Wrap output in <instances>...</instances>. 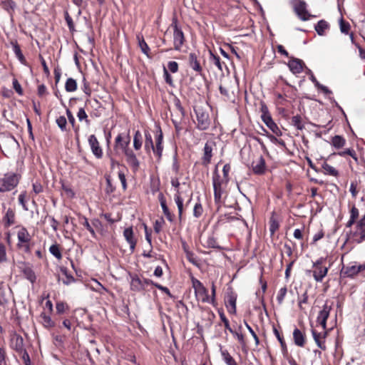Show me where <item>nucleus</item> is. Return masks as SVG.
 Masks as SVG:
<instances>
[{"mask_svg":"<svg viewBox=\"0 0 365 365\" xmlns=\"http://www.w3.org/2000/svg\"><path fill=\"white\" fill-rule=\"evenodd\" d=\"M227 180L220 178L217 168L212 173V185L214 190V199L217 205L222 203L224 196L226 195V190L228 184Z\"/></svg>","mask_w":365,"mask_h":365,"instance_id":"nucleus-1","label":"nucleus"},{"mask_svg":"<svg viewBox=\"0 0 365 365\" xmlns=\"http://www.w3.org/2000/svg\"><path fill=\"white\" fill-rule=\"evenodd\" d=\"M18 242L16 247L19 250L30 254L34 246L32 238L27 229L24 227H20L17 232Z\"/></svg>","mask_w":365,"mask_h":365,"instance_id":"nucleus-2","label":"nucleus"},{"mask_svg":"<svg viewBox=\"0 0 365 365\" xmlns=\"http://www.w3.org/2000/svg\"><path fill=\"white\" fill-rule=\"evenodd\" d=\"M194 111L196 115V128L200 130H206L211 124V120L208 110L206 108L200 106L194 107Z\"/></svg>","mask_w":365,"mask_h":365,"instance_id":"nucleus-3","label":"nucleus"},{"mask_svg":"<svg viewBox=\"0 0 365 365\" xmlns=\"http://www.w3.org/2000/svg\"><path fill=\"white\" fill-rule=\"evenodd\" d=\"M21 176L14 173H9L0 178V192H9L19 184Z\"/></svg>","mask_w":365,"mask_h":365,"instance_id":"nucleus-4","label":"nucleus"},{"mask_svg":"<svg viewBox=\"0 0 365 365\" xmlns=\"http://www.w3.org/2000/svg\"><path fill=\"white\" fill-rule=\"evenodd\" d=\"M130 289L135 292H141L146 290L147 287L154 284V282L146 278H140L138 274H130Z\"/></svg>","mask_w":365,"mask_h":365,"instance_id":"nucleus-5","label":"nucleus"},{"mask_svg":"<svg viewBox=\"0 0 365 365\" xmlns=\"http://www.w3.org/2000/svg\"><path fill=\"white\" fill-rule=\"evenodd\" d=\"M325 258L320 257L315 262L313 263V277L315 281L321 282L324 277L327 274L329 267L322 266Z\"/></svg>","mask_w":365,"mask_h":365,"instance_id":"nucleus-6","label":"nucleus"},{"mask_svg":"<svg viewBox=\"0 0 365 365\" xmlns=\"http://www.w3.org/2000/svg\"><path fill=\"white\" fill-rule=\"evenodd\" d=\"M293 9L295 14L302 21H307L314 16L311 15L307 9V3L303 0H294Z\"/></svg>","mask_w":365,"mask_h":365,"instance_id":"nucleus-7","label":"nucleus"},{"mask_svg":"<svg viewBox=\"0 0 365 365\" xmlns=\"http://www.w3.org/2000/svg\"><path fill=\"white\" fill-rule=\"evenodd\" d=\"M171 26L173 27V43L174 48L177 51L180 50L181 46H182L185 36L182 31L178 27V21L176 19H173Z\"/></svg>","mask_w":365,"mask_h":365,"instance_id":"nucleus-8","label":"nucleus"},{"mask_svg":"<svg viewBox=\"0 0 365 365\" xmlns=\"http://www.w3.org/2000/svg\"><path fill=\"white\" fill-rule=\"evenodd\" d=\"M332 306L333 302L329 303V302L327 300L318 314L317 322L322 327L323 329H326L327 328V320L332 309Z\"/></svg>","mask_w":365,"mask_h":365,"instance_id":"nucleus-9","label":"nucleus"},{"mask_svg":"<svg viewBox=\"0 0 365 365\" xmlns=\"http://www.w3.org/2000/svg\"><path fill=\"white\" fill-rule=\"evenodd\" d=\"M215 143L213 141H207L204 147V153L202 158V164L207 166L211 162L212 157V150Z\"/></svg>","mask_w":365,"mask_h":365,"instance_id":"nucleus-10","label":"nucleus"},{"mask_svg":"<svg viewBox=\"0 0 365 365\" xmlns=\"http://www.w3.org/2000/svg\"><path fill=\"white\" fill-rule=\"evenodd\" d=\"M88 143L91 146L93 154L97 158H101L103 156V150L99 145V142L97 140L95 135H91L88 138Z\"/></svg>","mask_w":365,"mask_h":365,"instance_id":"nucleus-11","label":"nucleus"},{"mask_svg":"<svg viewBox=\"0 0 365 365\" xmlns=\"http://www.w3.org/2000/svg\"><path fill=\"white\" fill-rule=\"evenodd\" d=\"M232 83V81H224L220 85V92L225 97V100H231L234 97L233 87L231 86Z\"/></svg>","mask_w":365,"mask_h":365,"instance_id":"nucleus-12","label":"nucleus"},{"mask_svg":"<svg viewBox=\"0 0 365 365\" xmlns=\"http://www.w3.org/2000/svg\"><path fill=\"white\" fill-rule=\"evenodd\" d=\"M341 274L344 277L353 278L359 274L357 264L356 262L350 263L346 266H343L341 269Z\"/></svg>","mask_w":365,"mask_h":365,"instance_id":"nucleus-13","label":"nucleus"},{"mask_svg":"<svg viewBox=\"0 0 365 365\" xmlns=\"http://www.w3.org/2000/svg\"><path fill=\"white\" fill-rule=\"evenodd\" d=\"M123 236L130 245V249L133 252L136 245V240L134 238L133 230L131 227L125 228L123 231Z\"/></svg>","mask_w":365,"mask_h":365,"instance_id":"nucleus-14","label":"nucleus"},{"mask_svg":"<svg viewBox=\"0 0 365 365\" xmlns=\"http://www.w3.org/2000/svg\"><path fill=\"white\" fill-rule=\"evenodd\" d=\"M288 66L293 73H300L303 71V61L300 59L292 58L289 61Z\"/></svg>","mask_w":365,"mask_h":365,"instance_id":"nucleus-15","label":"nucleus"},{"mask_svg":"<svg viewBox=\"0 0 365 365\" xmlns=\"http://www.w3.org/2000/svg\"><path fill=\"white\" fill-rule=\"evenodd\" d=\"M267 170L264 158L260 155L255 165H252V173L257 175H263Z\"/></svg>","mask_w":365,"mask_h":365,"instance_id":"nucleus-16","label":"nucleus"},{"mask_svg":"<svg viewBox=\"0 0 365 365\" xmlns=\"http://www.w3.org/2000/svg\"><path fill=\"white\" fill-rule=\"evenodd\" d=\"M225 304L229 312L235 313L236 311V297L232 292L227 293L225 297Z\"/></svg>","mask_w":365,"mask_h":365,"instance_id":"nucleus-17","label":"nucleus"},{"mask_svg":"<svg viewBox=\"0 0 365 365\" xmlns=\"http://www.w3.org/2000/svg\"><path fill=\"white\" fill-rule=\"evenodd\" d=\"M262 121L276 135H282V131L280 130L277 125L273 121L272 116H264V119H263Z\"/></svg>","mask_w":365,"mask_h":365,"instance_id":"nucleus-18","label":"nucleus"},{"mask_svg":"<svg viewBox=\"0 0 365 365\" xmlns=\"http://www.w3.org/2000/svg\"><path fill=\"white\" fill-rule=\"evenodd\" d=\"M189 66L197 73H200L202 72V68L195 53L189 54Z\"/></svg>","mask_w":365,"mask_h":365,"instance_id":"nucleus-19","label":"nucleus"},{"mask_svg":"<svg viewBox=\"0 0 365 365\" xmlns=\"http://www.w3.org/2000/svg\"><path fill=\"white\" fill-rule=\"evenodd\" d=\"M237 187L240 192L246 197H247V195L250 192L251 184L250 182L249 179L245 178L240 180L237 183Z\"/></svg>","mask_w":365,"mask_h":365,"instance_id":"nucleus-20","label":"nucleus"},{"mask_svg":"<svg viewBox=\"0 0 365 365\" xmlns=\"http://www.w3.org/2000/svg\"><path fill=\"white\" fill-rule=\"evenodd\" d=\"M195 292L198 300H201L204 303H211V299L208 294V291L205 287L197 289Z\"/></svg>","mask_w":365,"mask_h":365,"instance_id":"nucleus-21","label":"nucleus"},{"mask_svg":"<svg viewBox=\"0 0 365 365\" xmlns=\"http://www.w3.org/2000/svg\"><path fill=\"white\" fill-rule=\"evenodd\" d=\"M293 338L294 344L300 347H303L305 344V335L297 328L293 331Z\"/></svg>","mask_w":365,"mask_h":365,"instance_id":"nucleus-22","label":"nucleus"},{"mask_svg":"<svg viewBox=\"0 0 365 365\" xmlns=\"http://www.w3.org/2000/svg\"><path fill=\"white\" fill-rule=\"evenodd\" d=\"M5 227H9L15 223V212L13 209L9 208L3 217Z\"/></svg>","mask_w":365,"mask_h":365,"instance_id":"nucleus-23","label":"nucleus"},{"mask_svg":"<svg viewBox=\"0 0 365 365\" xmlns=\"http://www.w3.org/2000/svg\"><path fill=\"white\" fill-rule=\"evenodd\" d=\"M11 44L13 46V51L19 61L22 64L26 65V60L21 52L20 46L19 45L18 42L16 41H11Z\"/></svg>","mask_w":365,"mask_h":365,"instance_id":"nucleus-24","label":"nucleus"},{"mask_svg":"<svg viewBox=\"0 0 365 365\" xmlns=\"http://www.w3.org/2000/svg\"><path fill=\"white\" fill-rule=\"evenodd\" d=\"M346 140L341 135H334L331 140V145L336 149H341L346 145Z\"/></svg>","mask_w":365,"mask_h":365,"instance_id":"nucleus-25","label":"nucleus"},{"mask_svg":"<svg viewBox=\"0 0 365 365\" xmlns=\"http://www.w3.org/2000/svg\"><path fill=\"white\" fill-rule=\"evenodd\" d=\"M210 62L217 67L220 71H223V67L226 68V65L224 62L221 61L220 58L215 55L211 51H210Z\"/></svg>","mask_w":365,"mask_h":365,"instance_id":"nucleus-26","label":"nucleus"},{"mask_svg":"<svg viewBox=\"0 0 365 365\" xmlns=\"http://www.w3.org/2000/svg\"><path fill=\"white\" fill-rule=\"evenodd\" d=\"M322 168L324 170V173L325 175H331L333 177H338L339 175V171L335 168L329 165L326 162L322 163Z\"/></svg>","mask_w":365,"mask_h":365,"instance_id":"nucleus-27","label":"nucleus"},{"mask_svg":"<svg viewBox=\"0 0 365 365\" xmlns=\"http://www.w3.org/2000/svg\"><path fill=\"white\" fill-rule=\"evenodd\" d=\"M315 31L319 36H324L325 33V30L329 29V24L325 20H320L318 21L317 25L314 27Z\"/></svg>","mask_w":365,"mask_h":365,"instance_id":"nucleus-28","label":"nucleus"},{"mask_svg":"<svg viewBox=\"0 0 365 365\" xmlns=\"http://www.w3.org/2000/svg\"><path fill=\"white\" fill-rule=\"evenodd\" d=\"M14 349L18 353L21 354L26 351L24 346V339L21 336H16L14 341Z\"/></svg>","mask_w":365,"mask_h":365,"instance_id":"nucleus-29","label":"nucleus"},{"mask_svg":"<svg viewBox=\"0 0 365 365\" xmlns=\"http://www.w3.org/2000/svg\"><path fill=\"white\" fill-rule=\"evenodd\" d=\"M1 4L4 10L10 15H12L16 7V3L13 0H1Z\"/></svg>","mask_w":365,"mask_h":365,"instance_id":"nucleus-30","label":"nucleus"},{"mask_svg":"<svg viewBox=\"0 0 365 365\" xmlns=\"http://www.w3.org/2000/svg\"><path fill=\"white\" fill-rule=\"evenodd\" d=\"M175 201L178 209V218L180 221H181L183 212V200L180 195L179 190H178L177 193L175 195Z\"/></svg>","mask_w":365,"mask_h":365,"instance_id":"nucleus-31","label":"nucleus"},{"mask_svg":"<svg viewBox=\"0 0 365 365\" xmlns=\"http://www.w3.org/2000/svg\"><path fill=\"white\" fill-rule=\"evenodd\" d=\"M154 144L151 134L148 131L145 132V150L147 153H150L153 148Z\"/></svg>","mask_w":365,"mask_h":365,"instance_id":"nucleus-32","label":"nucleus"},{"mask_svg":"<svg viewBox=\"0 0 365 365\" xmlns=\"http://www.w3.org/2000/svg\"><path fill=\"white\" fill-rule=\"evenodd\" d=\"M251 150V145L249 144L248 145H245L240 150V155L242 157V160L249 167L250 162V153Z\"/></svg>","mask_w":365,"mask_h":365,"instance_id":"nucleus-33","label":"nucleus"},{"mask_svg":"<svg viewBox=\"0 0 365 365\" xmlns=\"http://www.w3.org/2000/svg\"><path fill=\"white\" fill-rule=\"evenodd\" d=\"M332 155H338L341 157H344L345 155H348L351 156L356 162H358L356 153L353 148H346L342 151L338 152L337 153H334Z\"/></svg>","mask_w":365,"mask_h":365,"instance_id":"nucleus-34","label":"nucleus"},{"mask_svg":"<svg viewBox=\"0 0 365 365\" xmlns=\"http://www.w3.org/2000/svg\"><path fill=\"white\" fill-rule=\"evenodd\" d=\"M22 272L24 274V277L27 279L29 282H31V283H34L36 282V276L35 274V272L31 267H26L24 268Z\"/></svg>","mask_w":365,"mask_h":365,"instance_id":"nucleus-35","label":"nucleus"},{"mask_svg":"<svg viewBox=\"0 0 365 365\" xmlns=\"http://www.w3.org/2000/svg\"><path fill=\"white\" fill-rule=\"evenodd\" d=\"M126 162L134 172L138 170L140 167V162L138 160L135 154L127 158Z\"/></svg>","mask_w":365,"mask_h":365,"instance_id":"nucleus-36","label":"nucleus"},{"mask_svg":"<svg viewBox=\"0 0 365 365\" xmlns=\"http://www.w3.org/2000/svg\"><path fill=\"white\" fill-rule=\"evenodd\" d=\"M61 272L65 278L62 279V282L64 284L68 285L72 282H75V278L68 272V269L66 267H61Z\"/></svg>","mask_w":365,"mask_h":365,"instance_id":"nucleus-37","label":"nucleus"},{"mask_svg":"<svg viewBox=\"0 0 365 365\" xmlns=\"http://www.w3.org/2000/svg\"><path fill=\"white\" fill-rule=\"evenodd\" d=\"M41 318L42 319V324L46 328H53L55 326L54 322L51 319V318L46 315L44 312L41 314Z\"/></svg>","mask_w":365,"mask_h":365,"instance_id":"nucleus-38","label":"nucleus"},{"mask_svg":"<svg viewBox=\"0 0 365 365\" xmlns=\"http://www.w3.org/2000/svg\"><path fill=\"white\" fill-rule=\"evenodd\" d=\"M291 122L292 125L297 128V130H302L304 128V125L302 122V118L299 115H294L292 118Z\"/></svg>","mask_w":365,"mask_h":365,"instance_id":"nucleus-39","label":"nucleus"},{"mask_svg":"<svg viewBox=\"0 0 365 365\" xmlns=\"http://www.w3.org/2000/svg\"><path fill=\"white\" fill-rule=\"evenodd\" d=\"M143 143V138L139 130H136L135 135L133 136V147L138 150H140Z\"/></svg>","mask_w":365,"mask_h":365,"instance_id":"nucleus-40","label":"nucleus"},{"mask_svg":"<svg viewBox=\"0 0 365 365\" xmlns=\"http://www.w3.org/2000/svg\"><path fill=\"white\" fill-rule=\"evenodd\" d=\"M65 89L67 92H73L77 89L76 81L72 78H68L65 84Z\"/></svg>","mask_w":365,"mask_h":365,"instance_id":"nucleus-41","label":"nucleus"},{"mask_svg":"<svg viewBox=\"0 0 365 365\" xmlns=\"http://www.w3.org/2000/svg\"><path fill=\"white\" fill-rule=\"evenodd\" d=\"M80 223L86 228V230L91 234L93 237H96L93 227L90 225L88 219L86 217H82L81 218Z\"/></svg>","mask_w":365,"mask_h":365,"instance_id":"nucleus-42","label":"nucleus"},{"mask_svg":"<svg viewBox=\"0 0 365 365\" xmlns=\"http://www.w3.org/2000/svg\"><path fill=\"white\" fill-rule=\"evenodd\" d=\"M151 150H153V153L157 157V160L160 161L161 160L162 155H163V144L155 143V145L153 146V148H152Z\"/></svg>","mask_w":365,"mask_h":365,"instance_id":"nucleus-43","label":"nucleus"},{"mask_svg":"<svg viewBox=\"0 0 365 365\" xmlns=\"http://www.w3.org/2000/svg\"><path fill=\"white\" fill-rule=\"evenodd\" d=\"M56 309L58 314H62L69 309V307L66 302L59 301L56 302Z\"/></svg>","mask_w":365,"mask_h":365,"instance_id":"nucleus-44","label":"nucleus"},{"mask_svg":"<svg viewBox=\"0 0 365 365\" xmlns=\"http://www.w3.org/2000/svg\"><path fill=\"white\" fill-rule=\"evenodd\" d=\"M224 361L227 365H237L235 359L230 355L227 350L221 351Z\"/></svg>","mask_w":365,"mask_h":365,"instance_id":"nucleus-45","label":"nucleus"},{"mask_svg":"<svg viewBox=\"0 0 365 365\" xmlns=\"http://www.w3.org/2000/svg\"><path fill=\"white\" fill-rule=\"evenodd\" d=\"M49 252L58 259L62 258V254L60 250L59 245L57 244L52 245L49 248Z\"/></svg>","mask_w":365,"mask_h":365,"instance_id":"nucleus-46","label":"nucleus"},{"mask_svg":"<svg viewBox=\"0 0 365 365\" xmlns=\"http://www.w3.org/2000/svg\"><path fill=\"white\" fill-rule=\"evenodd\" d=\"M206 243L207 247L214 248L220 250H222V247H220L218 245L217 240L213 236L209 237L206 241Z\"/></svg>","mask_w":365,"mask_h":365,"instance_id":"nucleus-47","label":"nucleus"},{"mask_svg":"<svg viewBox=\"0 0 365 365\" xmlns=\"http://www.w3.org/2000/svg\"><path fill=\"white\" fill-rule=\"evenodd\" d=\"M9 261L6 246L0 242V263H6Z\"/></svg>","mask_w":365,"mask_h":365,"instance_id":"nucleus-48","label":"nucleus"},{"mask_svg":"<svg viewBox=\"0 0 365 365\" xmlns=\"http://www.w3.org/2000/svg\"><path fill=\"white\" fill-rule=\"evenodd\" d=\"M356 230L354 232L356 236H359L361 230H365V215L356 222Z\"/></svg>","mask_w":365,"mask_h":365,"instance_id":"nucleus-49","label":"nucleus"},{"mask_svg":"<svg viewBox=\"0 0 365 365\" xmlns=\"http://www.w3.org/2000/svg\"><path fill=\"white\" fill-rule=\"evenodd\" d=\"M64 16H65V20L66 21L68 27L69 29V31H70L71 33L73 34L74 31H76L75 26H74V23L73 21V19H72V18L71 17V16L69 15V14H68V12L67 11H66L64 12Z\"/></svg>","mask_w":365,"mask_h":365,"instance_id":"nucleus-50","label":"nucleus"},{"mask_svg":"<svg viewBox=\"0 0 365 365\" xmlns=\"http://www.w3.org/2000/svg\"><path fill=\"white\" fill-rule=\"evenodd\" d=\"M312 334L317 346L322 349H325V346L321 340V334L318 333L315 329L312 330Z\"/></svg>","mask_w":365,"mask_h":365,"instance_id":"nucleus-51","label":"nucleus"},{"mask_svg":"<svg viewBox=\"0 0 365 365\" xmlns=\"http://www.w3.org/2000/svg\"><path fill=\"white\" fill-rule=\"evenodd\" d=\"M340 31L341 33L348 34L350 30V24L349 22L344 21L343 18H341L339 21Z\"/></svg>","mask_w":365,"mask_h":365,"instance_id":"nucleus-52","label":"nucleus"},{"mask_svg":"<svg viewBox=\"0 0 365 365\" xmlns=\"http://www.w3.org/2000/svg\"><path fill=\"white\" fill-rule=\"evenodd\" d=\"M287 289L286 287H283L279 290L277 296V300L279 304H282L283 303L284 299L287 294Z\"/></svg>","mask_w":365,"mask_h":365,"instance_id":"nucleus-53","label":"nucleus"},{"mask_svg":"<svg viewBox=\"0 0 365 365\" xmlns=\"http://www.w3.org/2000/svg\"><path fill=\"white\" fill-rule=\"evenodd\" d=\"M274 334H275L277 339L279 340V343L281 344V346L282 348L284 354L287 355V346H286V344H285V341H284L283 337L281 336L279 332L276 329H274Z\"/></svg>","mask_w":365,"mask_h":365,"instance_id":"nucleus-54","label":"nucleus"},{"mask_svg":"<svg viewBox=\"0 0 365 365\" xmlns=\"http://www.w3.org/2000/svg\"><path fill=\"white\" fill-rule=\"evenodd\" d=\"M161 207H162L163 212L164 215H165L166 218L170 222H173L174 215L170 212L167 204L161 205Z\"/></svg>","mask_w":365,"mask_h":365,"instance_id":"nucleus-55","label":"nucleus"},{"mask_svg":"<svg viewBox=\"0 0 365 365\" xmlns=\"http://www.w3.org/2000/svg\"><path fill=\"white\" fill-rule=\"evenodd\" d=\"M174 104H175L176 109L180 112L181 118H184V116L185 115V111L181 104L180 99L178 98H175V99L174 100Z\"/></svg>","mask_w":365,"mask_h":365,"instance_id":"nucleus-56","label":"nucleus"},{"mask_svg":"<svg viewBox=\"0 0 365 365\" xmlns=\"http://www.w3.org/2000/svg\"><path fill=\"white\" fill-rule=\"evenodd\" d=\"M7 302L8 298L6 297L5 289L1 284H0V305L3 306Z\"/></svg>","mask_w":365,"mask_h":365,"instance_id":"nucleus-57","label":"nucleus"},{"mask_svg":"<svg viewBox=\"0 0 365 365\" xmlns=\"http://www.w3.org/2000/svg\"><path fill=\"white\" fill-rule=\"evenodd\" d=\"M56 123L62 131L66 130L67 121L64 116H60L56 119Z\"/></svg>","mask_w":365,"mask_h":365,"instance_id":"nucleus-58","label":"nucleus"},{"mask_svg":"<svg viewBox=\"0 0 365 365\" xmlns=\"http://www.w3.org/2000/svg\"><path fill=\"white\" fill-rule=\"evenodd\" d=\"M203 212L202 206L200 202H197L193 209V215L195 217H200Z\"/></svg>","mask_w":365,"mask_h":365,"instance_id":"nucleus-59","label":"nucleus"},{"mask_svg":"<svg viewBox=\"0 0 365 365\" xmlns=\"http://www.w3.org/2000/svg\"><path fill=\"white\" fill-rule=\"evenodd\" d=\"M139 46L140 49L143 53H145L147 56H149L148 53L150 51V48L148 44L145 41L144 38L139 39Z\"/></svg>","mask_w":365,"mask_h":365,"instance_id":"nucleus-60","label":"nucleus"},{"mask_svg":"<svg viewBox=\"0 0 365 365\" xmlns=\"http://www.w3.org/2000/svg\"><path fill=\"white\" fill-rule=\"evenodd\" d=\"M164 223H165V221L163 217H161L160 220H155V222H154V225H153L154 231L156 233H160L162 230L163 225Z\"/></svg>","mask_w":365,"mask_h":365,"instance_id":"nucleus-61","label":"nucleus"},{"mask_svg":"<svg viewBox=\"0 0 365 365\" xmlns=\"http://www.w3.org/2000/svg\"><path fill=\"white\" fill-rule=\"evenodd\" d=\"M163 73L165 77V82L171 86H173V81L171 75L168 73V69L164 66L163 67Z\"/></svg>","mask_w":365,"mask_h":365,"instance_id":"nucleus-62","label":"nucleus"},{"mask_svg":"<svg viewBox=\"0 0 365 365\" xmlns=\"http://www.w3.org/2000/svg\"><path fill=\"white\" fill-rule=\"evenodd\" d=\"M13 88L19 95H23L24 92L21 86L16 78L13 79Z\"/></svg>","mask_w":365,"mask_h":365,"instance_id":"nucleus-63","label":"nucleus"},{"mask_svg":"<svg viewBox=\"0 0 365 365\" xmlns=\"http://www.w3.org/2000/svg\"><path fill=\"white\" fill-rule=\"evenodd\" d=\"M19 354L21 356V359L25 365H31L30 357L26 350Z\"/></svg>","mask_w":365,"mask_h":365,"instance_id":"nucleus-64","label":"nucleus"}]
</instances>
